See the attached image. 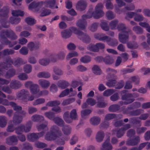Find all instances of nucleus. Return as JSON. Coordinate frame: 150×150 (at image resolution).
Instances as JSON below:
<instances>
[{"label": "nucleus", "instance_id": "nucleus-59", "mask_svg": "<svg viewBox=\"0 0 150 150\" xmlns=\"http://www.w3.org/2000/svg\"><path fill=\"white\" fill-rule=\"evenodd\" d=\"M18 77L21 80H26L28 78V75L24 73L20 74L18 76Z\"/></svg>", "mask_w": 150, "mask_h": 150}, {"label": "nucleus", "instance_id": "nucleus-20", "mask_svg": "<svg viewBox=\"0 0 150 150\" xmlns=\"http://www.w3.org/2000/svg\"><path fill=\"white\" fill-rule=\"evenodd\" d=\"M58 86L62 89H64L69 85V83L66 80H62L58 81L57 83Z\"/></svg>", "mask_w": 150, "mask_h": 150}, {"label": "nucleus", "instance_id": "nucleus-12", "mask_svg": "<svg viewBox=\"0 0 150 150\" xmlns=\"http://www.w3.org/2000/svg\"><path fill=\"white\" fill-rule=\"evenodd\" d=\"M29 95V93L28 91L23 89L17 93L16 96L17 98L19 100L25 101Z\"/></svg>", "mask_w": 150, "mask_h": 150}, {"label": "nucleus", "instance_id": "nucleus-6", "mask_svg": "<svg viewBox=\"0 0 150 150\" xmlns=\"http://www.w3.org/2000/svg\"><path fill=\"white\" fill-rule=\"evenodd\" d=\"M63 117L64 120L67 122L68 123L71 122L72 120H76L77 118L76 109H74L71 111L70 116L69 112H64Z\"/></svg>", "mask_w": 150, "mask_h": 150}, {"label": "nucleus", "instance_id": "nucleus-10", "mask_svg": "<svg viewBox=\"0 0 150 150\" xmlns=\"http://www.w3.org/2000/svg\"><path fill=\"white\" fill-rule=\"evenodd\" d=\"M125 28V27L123 24L121 25L118 28V30L119 31L122 30L123 32V34H120L119 35V40L122 43L126 42L128 38L127 33L125 32L124 31Z\"/></svg>", "mask_w": 150, "mask_h": 150}, {"label": "nucleus", "instance_id": "nucleus-38", "mask_svg": "<svg viewBox=\"0 0 150 150\" xmlns=\"http://www.w3.org/2000/svg\"><path fill=\"white\" fill-rule=\"evenodd\" d=\"M2 43L6 45H8L9 47H11L17 44L16 41L11 42L7 38H5V41H2Z\"/></svg>", "mask_w": 150, "mask_h": 150}, {"label": "nucleus", "instance_id": "nucleus-47", "mask_svg": "<svg viewBox=\"0 0 150 150\" xmlns=\"http://www.w3.org/2000/svg\"><path fill=\"white\" fill-rule=\"evenodd\" d=\"M41 13L40 16H44L49 15L51 13V11L50 10L47 9L42 8L40 11Z\"/></svg>", "mask_w": 150, "mask_h": 150}, {"label": "nucleus", "instance_id": "nucleus-64", "mask_svg": "<svg viewBox=\"0 0 150 150\" xmlns=\"http://www.w3.org/2000/svg\"><path fill=\"white\" fill-rule=\"evenodd\" d=\"M139 25L142 27L145 28L148 32H150V26L149 25L148 23L145 22L140 23Z\"/></svg>", "mask_w": 150, "mask_h": 150}, {"label": "nucleus", "instance_id": "nucleus-41", "mask_svg": "<svg viewBox=\"0 0 150 150\" xmlns=\"http://www.w3.org/2000/svg\"><path fill=\"white\" fill-rule=\"evenodd\" d=\"M91 112V110L90 109H86L81 110V116L82 117L85 118L86 116L89 115Z\"/></svg>", "mask_w": 150, "mask_h": 150}, {"label": "nucleus", "instance_id": "nucleus-7", "mask_svg": "<svg viewBox=\"0 0 150 150\" xmlns=\"http://www.w3.org/2000/svg\"><path fill=\"white\" fill-rule=\"evenodd\" d=\"M92 17L91 14L87 13L86 14L83 15L82 16V19L79 20L76 23L77 26L81 29H84L87 26V23L86 19Z\"/></svg>", "mask_w": 150, "mask_h": 150}, {"label": "nucleus", "instance_id": "nucleus-54", "mask_svg": "<svg viewBox=\"0 0 150 150\" xmlns=\"http://www.w3.org/2000/svg\"><path fill=\"white\" fill-rule=\"evenodd\" d=\"M11 106L13 108V110L16 111H19L22 109V108L21 106L17 105L13 102H11L10 104Z\"/></svg>", "mask_w": 150, "mask_h": 150}, {"label": "nucleus", "instance_id": "nucleus-23", "mask_svg": "<svg viewBox=\"0 0 150 150\" xmlns=\"http://www.w3.org/2000/svg\"><path fill=\"white\" fill-rule=\"evenodd\" d=\"M38 83L40 86L43 88H48L50 84V83L48 81L43 79L39 80Z\"/></svg>", "mask_w": 150, "mask_h": 150}, {"label": "nucleus", "instance_id": "nucleus-56", "mask_svg": "<svg viewBox=\"0 0 150 150\" xmlns=\"http://www.w3.org/2000/svg\"><path fill=\"white\" fill-rule=\"evenodd\" d=\"M44 115L50 120H53L54 113L51 112H46L44 113Z\"/></svg>", "mask_w": 150, "mask_h": 150}, {"label": "nucleus", "instance_id": "nucleus-1", "mask_svg": "<svg viewBox=\"0 0 150 150\" xmlns=\"http://www.w3.org/2000/svg\"><path fill=\"white\" fill-rule=\"evenodd\" d=\"M26 63V61H24L22 59L19 58L14 59L13 61L11 58H8L7 59L6 63L4 62L0 63V75H4L5 70H7V68L10 67L12 64L16 67H18Z\"/></svg>", "mask_w": 150, "mask_h": 150}, {"label": "nucleus", "instance_id": "nucleus-51", "mask_svg": "<svg viewBox=\"0 0 150 150\" xmlns=\"http://www.w3.org/2000/svg\"><path fill=\"white\" fill-rule=\"evenodd\" d=\"M92 70L93 73L97 75L100 74L101 73L100 68L97 65L93 66L92 68Z\"/></svg>", "mask_w": 150, "mask_h": 150}, {"label": "nucleus", "instance_id": "nucleus-15", "mask_svg": "<svg viewBox=\"0 0 150 150\" xmlns=\"http://www.w3.org/2000/svg\"><path fill=\"white\" fill-rule=\"evenodd\" d=\"M125 94L122 96V99L123 100H125L124 102L125 104H128L134 101L133 97L131 94H127L126 91L122 92V94Z\"/></svg>", "mask_w": 150, "mask_h": 150}, {"label": "nucleus", "instance_id": "nucleus-42", "mask_svg": "<svg viewBox=\"0 0 150 150\" xmlns=\"http://www.w3.org/2000/svg\"><path fill=\"white\" fill-rule=\"evenodd\" d=\"M60 103L58 100H54L48 102L46 104V106L52 107L55 106H57L59 105Z\"/></svg>", "mask_w": 150, "mask_h": 150}, {"label": "nucleus", "instance_id": "nucleus-13", "mask_svg": "<svg viewBox=\"0 0 150 150\" xmlns=\"http://www.w3.org/2000/svg\"><path fill=\"white\" fill-rule=\"evenodd\" d=\"M103 48V45L100 43H97L95 45L91 44L87 47L88 50L93 52H98L99 49Z\"/></svg>", "mask_w": 150, "mask_h": 150}, {"label": "nucleus", "instance_id": "nucleus-14", "mask_svg": "<svg viewBox=\"0 0 150 150\" xmlns=\"http://www.w3.org/2000/svg\"><path fill=\"white\" fill-rule=\"evenodd\" d=\"M76 91H73L72 88H71L70 89L67 88L61 92L59 97L60 98L63 97L67 96L69 93H70V96H74L76 95Z\"/></svg>", "mask_w": 150, "mask_h": 150}, {"label": "nucleus", "instance_id": "nucleus-30", "mask_svg": "<svg viewBox=\"0 0 150 150\" xmlns=\"http://www.w3.org/2000/svg\"><path fill=\"white\" fill-rule=\"evenodd\" d=\"M139 142V138L137 137L132 140H128L127 144L129 145H134L137 144Z\"/></svg>", "mask_w": 150, "mask_h": 150}, {"label": "nucleus", "instance_id": "nucleus-31", "mask_svg": "<svg viewBox=\"0 0 150 150\" xmlns=\"http://www.w3.org/2000/svg\"><path fill=\"white\" fill-rule=\"evenodd\" d=\"M50 73L45 71L40 72L37 74V76L40 78H47L50 77Z\"/></svg>", "mask_w": 150, "mask_h": 150}, {"label": "nucleus", "instance_id": "nucleus-28", "mask_svg": "<svg viewBox=\"0 0 150 150\" xmlns=\"http://www.w3.org/2000/svg\"><path fill=\"white\" fill-rule=\"evenodd\" d=\"M96 139L98 142H102L103 140V131L100 130L98 131L96 136Z\"/></svg>", "mask_w": 150, "mask_h": 150}, {"label": "nucleus", "instance_id": "nucleus-33", "mask_svg": "<svg viewBox=\"0 0 150 150\" xmlns=\"http://www.w3.org/2000/svg\"><path fill=\"white\" fill-rule=\"evenodd\" d=\"M48 122L47 121H45L43 123L38 125L36 126V128L39 131L43 130L46 128H47Z\"/></svg>", "mask_w": 150, "mask_h": 150}, {"label": "nucleus", "instance_id": "nucleus-63", "mask_svg": "<svg viewBox=\"0 0 150 150\" xmlns=\"http://www.w3.org/2000/svg\"><path fill=\"white\" fill-rule=\"evenodd\" d=\"M111 145L109 143V140L108 139L104 144V150H111Z\"/></svg>", "mask_w": 150, "mask_h": 150}, {"label": "nucleus", "instance_id": "nucleus-45", "mask_svg": "<svg viewBox=\"0 0 150 150\" xmlns=\"http://www.w3.org/2000/svg\"><path fill=\"white\" fill-rule=\"evenodd\" d=\"M97 100V106L99 108H103V97L100 96H98Z\"/></svg>", "mask_w": 150, "mask_h": 150}, {"label": "nucleus", "instance_id": "nucleus-62", "mask_svg": "<svg viewBox=\"0 0 150 150\" xmlns=\"http://www.w3.org/2000/svg\"><path fill=\"white\" fill-rule=\"evenodd\" d=\"M87 103L91 106L94 105L96 103V100L92 98H89L86 100Z\"/></svg>", "mask_w": 150, "mask_h": 150}, {"label": "nucleus", "instance_id": "nucleus-27", "mask_svg": "<svg viewBox=\"0 0 150 150\" xmlns=\"http://www.w3.org/2000/svg\"><path fill=\"white\" fill-rule=\"evenodd\" d=\"M33 123L30 121H28V122L25 126L23 125V130L24 132L27 133L30 131Z\"/></svg>", "mask_w": 150, "mask_h": 150}, {"label": "nucleus", "instance_id": "nucleus-2", "mask_svg": "<svg viewBox=\"0 0 150 150\" xmlns=\"http://www.w3.org/2000/svg\"><path fill=\"white\" fill-rule=\"evenodd\" d=\"M56 3V0H47L44 2H33L29 6V10L34 9L35 11L38 12L39 8L42 6L50 8H53Z\"/></svg>", "mask_w": 150, "mask_h": 150}, {"label": "nucleus", "instance_id": "nucleus-26", "mask_svg": "<svg viewBox=\"0 0 150 150\" xmlns=\"http://www.w3.org/2000/svg\"><path fill=\"white\" fill-rule=\"evenodd\" d=\"M128 17L132 18L133 16H135L134 20L137 21H142L143 19V17L141 16L137 15L134 13L129 12L127 14Z\"/></svg>", "mask_w": 150, "mask_h": 150}, {"label": "nucleus", "instance_id": "nucleus-44", "mask_svg": "<svg viewBox=\"0 0 150 150\" xmlns=\"http://www.w3.org/2000/svg\"><path fill=\"white\" fill-rule=\"evenodd\" d=\"M20 18L14 16L10 18V22L12 24H17L20 22Z\"/></svg>", "mask_w": 150, "mask_h": 150}, {"label": "nucleus", "instance_id": "nucleus-24", "mask_svg": "<svg viewBox=\"0 0 150 150\" xmlns=\"http://www.w3.org/2000/svg\"><path fill=\"white\" fill-rule=\"evenodd\" d=\"M39 46V44H35L33 42H30L27 45L28 47L31 51L35 50L38 49Z\"/></svg>", "mask_w": 150, "mask_h": 150}, {"label": "nucleus", "instance_id": "nucleus-58", "mask_svg": "<svg viewBox=\"0 0 150 150\" xmlns=\"http://www.w3.org/2000/svg\"><path fill=\"white\" fill-rule=\"evenodd\" d=\"M23 125H21L15 128L16 133L18 134H20L24 132L23 130Z\"/></svg>", "mask_w": 150, "mask_h": 150}, {"label": "nucleus", "instance_id": "nucleus-25", "mask_svg": "<svg viewBox=\"0 0 150 150\" xmlns=\"http://www.w3.org/2000/svg\"><path fill=\"white\" fill-rule=\"evenodd\" d=\"M100 118L97 116L93 117L90 120V123L93 125H98L100 123Z\"/></svg>", "mask_w": 150, "mask_h": 150}, {"label": "nucleus", "instance_id": "nucleus-17", "mask_svg": "<svg viewBox=\"0 0 150 150\" xmlns=\"http://www.w3.org/2000/svg\"><path fill=\"white\" fill-rule=\"evenodd\" d=\"M21 82L19 81L15 80H12L10 82V86L12 89H17L22 86Z\"/></svg>", "mask_w": 150, "mask_h": 150}, {"label": "nucleus", "instance_id": "nucleus-53", "mask_svg": "<svg viewBox=\"0 0 150 150\" xmlns=\"http://www.w3.org/2000/svg\"><path fill=\"white\" fill-rule=\"evenodd\" d=\"M130 127V125L129 124L125 126L126 129H122L118 131L117 133V136L118 137H122L124 133V131Z\"/></svg>", "mask_w": 150, "mask_h": 150}, {"label": "nucleus", "instance_id": "nucleus-19", "mask_svg": "<svg viewBox=\"0 0 150 150\" xmlns=\"http://www.w3.org/2000/svg\"><path fill=\"white\" fill-rule=\"evenodd\" d=\"M116 81L115 80H111L108 82L107 83V85L108 86L111 87L113 86H116L115 88H122L124 84V82L123 81L120 83H118L117 85H116Z\"/></svg>", "mask_w": 150, "mask_h": 150}, {"label": "nucleus", "instance_id": "nucleus-5", "mask_svg": "<svg viewBox=\"0 0 150 150\" xmlns=\"http://www.w3.org/2000/svg\"><path fill=\"white\" fill-rule=\"evenodd\" d=\"M103 6L102 3H98L96 6L94 11L92 13L88 12L89 14H91L92 17L94 18L98 19L102 17L103 14Z\"/></svg>", "mask_w": 150, "mask_h": 150}, {"label": "nucleus", "instance_id": "nucleus-11", "mask_svg": "<svg viewBox=\"0 0 150 150\" xmlns=\"http://www.w3.org/2000/svg\"><path fill=\"white\" fill-rule=\"evenodd\" d=\"M76 35L78 38L84 42L88 43L90 42V38L86 33H83L82 31L77 30Z\"/></svg>", "mask_w": 150, "mask_h": 150}, {"label": "nucleus", "instance_id": "nucleus-40", "mask_svg": "<svg viewBox=\"0 0 150 150\" xmlns=\"http://www.w3.org/2000/svg\"><path fill=\"white\" fill-rule=\"evenodd\" d=\"M91 60V57L88 56H85L81 57L80 59V61L84 63H87Z\"/></svg>", "mask_w": 150, "mask_h": 150}, {"label": "nucleus", "instance_id": "nucleus-60", "mask_svg": "<svg viewBox=\"0 0 150 150\" xmlns=\"http://www.w3.org/2000/svg\"><path fill=\"white\" fill-rule=\"evenodd\" d=\"M35 145L36 147L39 148H42L47 146V145L46 144L39 142H36Z\"/></svg>", "mask_w": 150, "mask_h": 150}, {"label": "nucleus", "instance_id": "nucleus-21", "mask_svg": "<svg viewBox=\"0 0 150 150\" xmlns=\"http://www.w3.org/2000/svg\"><path fill=\"white\" fill-rule=\"evenodd\" d=\"M18 113L16 112L14 114L12 122L15 125L19 124L23 120V117L18 115Z\"/></svg>", "mask_w": 150, "mask_h": 150}, {"label": "nucleus", "instance_id": "nucleus-18", "mask_svg": "<svg viewBox=\"0 0 150 150\" xmlns=\"http://www.w3.org/2000/svg\"><path fill=\"white\" fill-rule=\"evenodd\" d=\"M86 2L85 1L81 0L77 2L76 7L77 10L80 11H82L86 8Z\"/></svg>", "mask_w": 150, "mask_h": 150}, {"label": "nucleus", "instance_id": "nucleus-4", "mask_svg": "<svg viewBox=\"0 0 150 150\" xmlns=\"http://www.w3.org/2000/svg\"><path fill=\"white\" fill-rule=\"evenodd\" d=\"M0 35L2 41H5V39L7 38L6 37L11 40H15L17 38V36L11 30H2L0 34Z\"/></svg>", "mask_w": 150, "mask_h": 150}, {"label": "nucleus", "instance_id": "nucleus-49", "mask_svg": "<svg viewBox=\"0 0 150 150\" xmlns=\"http://www.w3.org/2000/svg\"><path fill=\"white\" fill-rule=\"evenodd\" d=\"M1 52L3 56V55H6L13 54L14 53L15 51L12 49H7L4 50Z\"/></svg>", "mask_w": 150, "mask_h": 150}, {"label": "nucleus", "instance_id": "nucleus-37", "mask_svg": "<svg viewBox=\"0 0 150 150\" xmlns=\"http://www.w3.org/2000/svg\"><path fill=\"white\" fill-rule=\"evenodd\" d=\"M45 102V100L43 98H38L33 102L32 104L33 106H36L44 103Z\"/></svg>", "mask_w": 150, "mask_h": 150}, {"label": "nucleus", "instance_id": "nucleus-16", "mask_svg": "<svg viewBox=\"0 0 150 150\" xmlns=\"http://www.w3.org/2000/svg\"><path fill=\"white\" fill-rule=\"evenodd\" d=\"M30 93L33 95H36L37 97H39L42 95V92L40 91L39 86L35 84L30 90Z\"/></svg>", "mask_w": 150, "mask_h": 150}, {"label": "nucleus", "instance_id": "nucleus-55", "mask_svg": "<svg viewBox=\"0 0 150 150\" xmlns=\"http://www.w3.org/2000/svg\"><path fill=\"white\" fill-rule=\"evenodd\" d=\"M53 71L56 75L61 76L63 74V72L62 70L57 67H53Z\"/></svg>", "mask_w": 150, "mask_h": 150}, {"label": "nucleus", "instance_id": "nucleus-46", "mask_svg": "<svg viewBox=\"0 0 150 150\" xmlns=\"http://www.w3.org/2000/svg\"><path fill=\"white\" fill-rule=\"evenodd\" d=\"M62 131L64 133L67 135H68L70 134L71 129L69 126H65L62 128Z\"/></svg>", "mask_w": 150, "mask_h": 150}, {"label": "nucleus", "instance_id": "nucleus-29", "mask_svg": "<svg viewBox=\"0 0 150 150\" xmlns=\"http://www.w3.org/2000/svg\"><path fill=\"white\" fill-rule=\"evenodd\" d=\"M15 74V71L13 69L8 70L4 74L5 76L7 78H9L13 76Z\"/></svg>", "mask_w": 150, "mask_h": 150}, {"label": "nucleus", "instance_id": "nucleus-52", "mask_svg": "<svg viewBox=\"0 0 150 150\" xmlns=\"http://www.w3.org/2000/svg\"><path fill=\"white\" fill-rule=\"evenodd\" d=\"M12 14L14 16H22L24 13L23 11L20 10H13L12 12Z\"/></svg>", "mask_w": 150, "mask_h": 150}, {"label": "nucleus", "instance_id": "nucleus-22", "mask_svg": "<svg viewBox=\"0 0 150 150\" xmlns=\"http://www.w3.org/2000/svg\"><path fill=\"white\" fill-rule=\"evenodd\" d=\"M31 120L34 122H41L44 120V117L40 115L34 114L31 117Z\"/></svg>", "mask_w": 150, "mask_h": 150}, {"label": "nucleus", "instance_id": "nucleus-36", "mask_svg": "<svg viewBox=\"0 0 150 150\" xmlns=\"http://www.w3.org/2000/svg\"><path fill=\"white\" fill-rule=\"evenodd\" d=\"M7 119L4 116L0 117V127H4L6 126L7 124Z\"/></svg>", "mask_w": 150, "mask_h": 150}, {"label": "nucleus", "instance_id": "nucleus-9", "mask_svg": "<svg viewBox=\"0 0 150 150\" xmlns=\"http://www.w3.org/2000/svg\"><path fill=\"white\" fill-rule=\"evenodd\" d=\"M45 132L43 131L40 133H30L28 134L27 138L30 141L34 142L35 140L42 137L44 134Z\"/></svg>", "mask_w": 150, "mask_h": 150}, {"label": "nucleus", "instance_id": "nucleus-48", "mask_svg": "<svg viewBox=\"0 0 150 150\" xmlns=\"http://www.w3.org/2000/svg\"><path fill=\"white\" fill-rule=\"evenodd\" d=\"M24 71L26 73L29 74L32 70V67L31 65L27 64L25 65L23 68Z\"/></svg>", "mask_w": 150, "mask_h": 150}, {"label": "nucleus", "instance_id": "nucleus-34", "mask_svg": "<svg viewBox=\"0 0 150 150\" xmlns=\"http://www.w3.org/2000/svg\"><path fill=\"white\" fill-rule=\"evenodd\" d=\"M39 64L43 66H46L50 62V60L48 58H42L39 61Z\"/></svg>", "mask_w": 150, "mask_h": 150}, {"label": "nucleus", "instance_id": "nucleus-61", "mask_svg": "<svg viewBox=\"0 0 150 150\" xmlns=\"http://www.w3.org/2000/svg\"><path fill=\"white\" fill-rule=\"evenodd\" d=\"M78 55V53L76 51H73L69 53L67 55L66 59H68L73 57H77Z\"/></svg>", "mask_w": 150, "mask_h": 150}, {"label": "nucleus", "instance_id": "nucleus-57", "mask_svg": "<svg viewBox=\"0 0 150 150\" xmlns=\"http://www.w3.org/2000/svg\"><path fill=\"white\" fill-rule=\"evenodd\" d=\"M75 100V99L74 98L66 99L63 101L62 103V105H67L74 102Z\"/></svg>", "mask_w": 150, "mask_h": 150}, {"label": "nucleus", "instance_id": "nucleus-3", "mask_svg": "<svg viewBox=\"0 0 150 150\" xmlns=\"http://www.w3.org/2000/svg\"><path fill=\"white\" fill-rule=\"evenodd\" d=\"M62 135L61 132L59 128L56 125H54L50 127V132L46 133L45 139L47 140L53 141Z\"/></svg>", "mask_w": 150, "mask_h": 150}, {"label": "nucleus", "instance_id": "nucleus-8", "mask_svg": "<svg viewBox=\"0 0 150 150\" xmlns=\"http://www.w3.org/2000/svg\"><path fill=\"white\" fill-rule=\"evenodd\" d=\"M77 29L76 28L72 27L62 31L61 32L62 37L65 39L69 38L71 35L72 33L76 34L77 32Z\"/></svg>", "mask_w": 150, "mask_h": 150}, {"label": "nucleus", "instance_id": "nucleus-39", "mask_svg": "<svg viewBox=\"0 0 150 150\" xmlns=\"http://www.w3.org/2000/svg\"><path fill=\"white\" fill-rule=\"evenodd\" d=\"M11 120H10L9 122L6 129L7 131L10 132H13L15 130V128Z\"/></svg>", "mask_w": 150, "mask_h": 150}, {"label": "nucleus", "instance_id": "nucleus-32", "mask_svg": "<svg viewBox=\"0 0 150 150\" xmlns=\"http://www.w3.org/2000/svg\"><path fill=\"white\" fill-rule=\"evenodd\" d=\"M8 11L6 7H4L1 11V14H0V19H3L8 17Z\"/></svg>", "mask_w": 150, "mask_h": 150}, {"label": "nucleus", "instance_id": "nucleus-43", "mask_svg": "<svg viewBox=\"0 0 150 150\" xmlns=\"http://www.w3.org/2000/svg\"><path fill=\"white\" fill-rule=\"evenodd\" d=\"M66 53L64 51H60L56 54L57 58L59 60H63L65 56Z\"/></svg>", "mask_w": 150, "mask_h": 150}, {"label": "nucleus", "instance_id": "nucleus-35", "mask_svg": "<svg viewBox=\"0 0 150 150\" xmlns=\"http://www.w3.org/2000/svg\"><path fill=\"white\" fill-rule=\"evenodd\" d=\"M53 120L56 124L61 126H63L64 123L63 120L58 117H54Z\"/></svg>", "mask_w": 150, "mask_h": 150}, {"label": "nucleus", "instance_id": "nucleus-50", "mask_svg": "<svg viewBox=\"0 0 150 150\" xmlns=\"http://www.w3.org/2000/svg\"><path fill=\"white\" fill-rule=\"evenodd\" d=\"M25 21L29 25H32L35 24L36 21L31 17H29L26 18Z\"/></svg>", "mask_w": 150, "mask_h": 150}]
</instances>
